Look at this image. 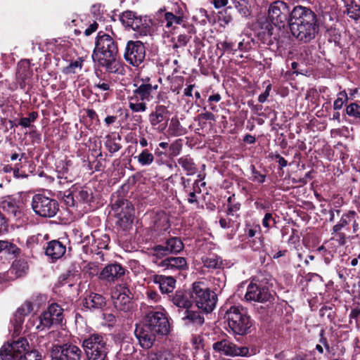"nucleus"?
<instances>
[{"label":"nucleus","mask_w":360,"mask_h":360,"mask_svg":"<svg viewBox=\"0 0 360 360\" xmlns=\"http://www.w3.org/2000/svg\"><path fill=\"white\" fill-rule=\"evenodd\" d=\"M153 281L159 285L162 293L171 292L175 288L176 280L172 276L155 275Z\"/></svg>","instance_id":"a878e982"},{"label":"nucleus","mask_w":360,"mask_h":360,"mask_svg":"<svg viewBox=\"0 0 360 360\" xmlns=\"http://www.w3.org/2000/svg\"><path fill=\"white\" fill-rule=\"evenodd\" d=\"M233 48V44L227 41H221L217 44V49L221 51V55H224L226 51H231Z\"/></svg>","instance_id":"bf43d9fd"},{"label":"nucleus","mask_w":360,"mask_h":360,"mask_svg":"<svg viewBox=\"0 0 360 360\" xmlns=\"http://www.w3.org/2000/svg\"><path fill=\"white\" fill-rule=\"evenodd\" d=\"M111 298L115 307L123 311H128L132 307V295L125 285H117L111 290Z\"/></svg>","instance_id":"1a4fd4ad"},{"label":"nucleus","mask_w":360,"mask_h":360,"mask_svg":"<svg viewBox=\"0 0 360 360\" xmlns=\"http://www.w3.org/2000/svg\"><path fill=\"white\" fill-rule=\"evenodd\" d=\"M348 100L347 94L345 91H340L337 95V98L334 101L333 108L335 110H340L344 103H345Z\"/></svg>","instance_id":"de8ad7c7"},{"label":"nucleus","mask_w":360,"mask_h":360,"mask_svg":"<svg viewBox=\"0 0 360 360\" xmlns=\"http://www.w3.org/2000/svg\"><path fill=\"white\" fill-rule=\"evenodd\" d=\"M94 241L92 243V247L97 248L98 250L107 249L110 243V238L107 234H103L100 236H97L96 233H94L92 235Z\"/></svg>","instance_id":"ea45409f"},{"label":"nucleus","mask_w":360,"mask_h":360,"mask_svg":"<svg viewBox=\"0 0 360 360\" xmlns=\"http://www.w3.org/2000/svg\"><path fill=\"white\" fill-rule=\"evenodd\" d=\"M1 243H4V246L2 247L3 253L8 254V255H15L18 251V247L6 240H1Z\"/></svg>","instance_id":"864d4df0"},{"label":"nucleus","mask_w":360,"mask_h":360,"mask_svg":"<svg viewBox=\"0 0 360 360\" xmlns=\"http://www.w3.org/2000/svg\"><path fill=\"white\" fill-rule=\"evenodd\" d=\"M152 251L153 256L156 257L157 258H161L170 254L169 252H167L166 246L161 245L155 246Z\"/></svg>","instance_id":"5fc2aeb1"},{"label":"nucleus","mask_w":360,"mask_h":360,"mask_svg":"<svg viewBox=\"0 0 360 360\" xmlns=\"http://www.w3.org/2000/svg\"><path fill=\"white\" fill-rule=\"evenodd\" d=\"M204 266L209 269H219L222 265L221 259L216 255H209L202 258Z\"/></svg>","instance_id":"f704fd0d"},{"label":"nucleus","mask_w":360,"mask_h":360,"mask_svg":"<svg viewBox=\"0 0 360 360\" xmlns=\"http://www.w3.org/2000/svg\"><path fill=\"white\" fill-rule=\"evenodd\" d=\"M184 18V11L182 8L178 6L177 9H175L174 13H165L162 24H165V26L168 29L174 27L175 25L181 24Z\"/></svg>","instance_id":"4be33fe9"},{"label":"nucleus","mask_w":360,"mask_h":360,"mask_svg":"<svg viewBox=\"0 0 360 360\" xmlns=\"http://www.w3.org/2000/svg\"><path fill=\"white\" fill-rule=\"evenodd\" d=\"M228 326L233 334L243 335L252 326V321L240 307L233 306L226 313Z\"/></svg>","instance_id":"423d86ee"},{"label":"nucleus","mask_w":360,"mask_h":360,"mask_svg":"<svg viewBox=\"0 0 360 360\" xmlns=\"http://www.w3.org/2000/svg\"><path fill=\"white\" fill-rule=\"evenodd\" d=\"M346 112L349 116L360 118V105L356 103H350L347 106Z\"/></svg>","instance_id":"3c124183"},{"label":"nucleus","mask_w":360,"mask_h":360,"mask_svg":"<svg viewBox=\"0 0 360 360\" xmlns=\"http://www.w3.org/2000/svg\"><path fill=\"white\" fill-rule=\"evenodd\" d=\"M290 10L288 4L283 1H276L270 4L268 9V16L273 25L276 27H283L287 20Z\"/></svg>","instance_id":"9d476101"},{"label":"nucleus","mask_w":360,"mask_h":360,"mask_svg":"<svg viewBox=\"0 0 360 360\" xmlns=\"http://www.w3.org/2000/svg\"><path fill=\"white\" fill-rule=\"evenodd\" d=\"M228 202V210H227V214L229 215H233L235 212L238 211L240 208V203L236 201V197L235 195L233 194L231 196L229 197L227 200Z\"/></svg>","instance_id":"49530a36"},{"label":"nucleus","mask_w":360,"mask_h":360,"mask_svg":"<svg viewBox=\"0 0 360 360\" xmlns=\"http://www.w3.org/2000/svg\"><path fill=\"white\" fill-rule=\"evenodd\" d=\"M272 295L265 286L251 282L247 288L245 299L249 302H266L271 301Z\"/></svg>","instance_id":"2eb2a0df"},{"label":"nucleus","mask_w":360,"mask_h":360,"mask_svg":"<svg viewBox=\"0 0 360 360\" xmlns=\"http://www.w3.org/2000/svg\"><path fill=\"white\" fill-rule=\"evenodd\" d=\"M168 131L170 135L178 136L184 134L186 129L181 126L177 117H173L170 121Z\"/></svg>","instance_id":"58836bf2"},{"label":"nucleus","mask_w":360,"mask_h":360,"mask_svg":"<svg viewBox=\"0 0 360 360\" xmlns=\"http://www.w3.org/2000/svg\"><path fill=\"white\" fill-rule=\"evenodd\" d=\"M146 294L148 300L152 302H156L160 299V295L158 294V292L151 289H148Z\"/></svg>","instance_id":"0e129e2a"},{"label":"nucleus","mask_w":360,"mask_h":360,"mask_svg":"<svg viewBox=\"0 0 360 360\" xmlns=\"http://www.w3.org/2000/svg\"><path fill=\"white\" fill-rule=\"evenodd\" d=\"M146 56V50L143 44L139 41H130L127 43L124 58L133 66L141 65Z\"/></svg>","instance_id":"ddd939ff"},{"label":"nucleus","mask_w":360,"mask_h":360,"mask_svg":"<svg viewBox=\"0 0 360 360\" xmlns=\"http://www.w3.org/2000/svg\"><path fill=\"white\" fill-rule=\"evenodd\" d=\"M190 37L187 34H179L177 37L176 46H185L189 41Z\"/></svg>","instance_id":"338daca9"},{"label":"nucleus","mask_w":360,"mask_h":360,"mask_svg":"<svg viewBox=\"0 0 360 360\" xmlns=\"http://www.w3.org/2000/svg\"><path fill=\"white\" fill-rule=\"evenodd\" d=\"M214 352L229 356H246L249 354V349L246 347H238L227 339L217 341L212 345Z\"/></svg>","instance_id":"9b49d317"},{"label":"nucleus","mask_w":360,"mask_h":360,"mask_svg":"<svg viewBox=\"0 0 360 360\" xmlns=\"http://www.w3.org/2000/svg\"><path fill=\"white\" fill-rule=\"evenodd\" d=\"M105 304V298L97 293L91 292L83 300V305L89 309H101Z\"/></svg>","instance_id":"cd10ccee"},{"label":"nucleus","mask_w":360,"mask_h":360,"mask_svg":"<svg viewBox=\"0 0 360 360\" xmlns=\"http://www.w3.org/2000/svg\"><path fill=\"white\" fill-rule=\"evenodd\" d=\"M117 52V46L112 37L99 32L92 54L93 60L99 65L105 67L110 72H120L122 65L116 58Z\"/></svg>","instance_id":"7ed1b4c3"},{"label":"nucleus","mask_w":360,"mask_h":360,"mask_svg":"<svg viewBox=\"0 0 360 360\" xmlns=\"http://www.w3.org/2000/svg\"><path fill=\"white\" fill-rule=\"evenodd\" d=\"M124 274V269L119 264L107 265L101 271L99 278L108 282L114 281Z\"/></svg>","instance_id":"aec40b11"},{"label":"nucleus","mask_w":360,"mask_h":360,"mask_svg":"<svg viewBox=\"0 0 360 360\" xmlns=\"http://www.w3.org/2000/svg\"><path fill=\"white\" fill-rule=\"evenodd\" d=\"M35 322L37 323L35 327L36 330L37 331H43L49 329L53 323L54 320L53 317L45 311L39 316L32 317V319H30L27 323V327L28 328L34 327Z\"/></svg>","instance_id":"412c9836"},{"label":"nucleus","mask_w":360,"mask_h":360,"mask_svg":"<svg viewBox=\"0 0 360 360\" xmlns=\"http://www.w3.org/2000/svg\"><path fill=\"white\" fill-rule=\"evenodd\" d=\"M70 161L64 162L60 161L58 163L56 166V169L59 174L58 177L62 178L64 177L65 179H68V176L66 175L68 172V165H69Z\"/></svg>","instance_id":"603ef678"},{"label":"nucleus","mask_w":360,"mask_h":360,"mask_svg":"<svg viewBox=\"0 0 360 360\" xmlns=\"http://www.w3.org/2000/svg\"><path fill=\"white\" fill-rule=\"evenodd\" d=\"M191 297L196 307L205 313L212 312L217 302L216 293L200 281L193 283Z\"/></svg>","instance_id":"39448f33"},{"label":"nucleus","mask_w":360,"mask_h":360,"mask_svg":"<svg viewBox=\"0 0 360 360\" xmlns=\"http://www.w3.org/2000/svg\"><path fill=\"white\" fill-rule=\"evenodd\" d=\"M177 162L186 172L187 175H193L196 173L198 170L197 166L189 155H184L179 158Z\"/></svg>","instance_id":"7c9ffc66"},{"label":"nucleus","mask_w":360,"mask_h":360,"mask_svg":"<svg viewBox=\"0 0 360 360\" xmlns=\"http://www.w3.org/2000/svg\"><path fill=\"white\" fill-rule=\"evenodd\" d=\"M34 309L33 304L30 301H25L17 310L12 321L14 326V333H18L20 331L21 326L24 321V316L30 314Z\"/></svg>","instance_id":"6ab92c4d"},{"label":"nucleus","mask_w":360,"mask_h":360,"mask_svg":"<svg viewBox=\"0 0 360 360\" xmlns=\"http://www.w3.org/2000/svg\"><path fill=\"white\" fill-rule=\"evenodd\" d=\"M91 198V193L84 188H75L64 198L65 204L69 207L78 206L89 202Z\"/></svg>","instance_id":"a211bd4d"},{"label":"nucleus","mask_w":360,"mask_h":360,"mask_svg":"<svg viewBox=\"0 0 360 360\" xmlns=\"http://www.w3.org/2000/svg\"><path fill=\"white\" fill-rule=\"evenodd\" d=\"M82 347L89 360H105L108 354L106 340L99 333H92L84 337Z\"/></svg>","instance_id":"0eeeda50"},{"label":"nucleus","mask_w":360,"mask_h":360,"mask_svg":"<svg viewBox=\"0 0 360 360\" xmlns=\"http://www.w3.org/2000/svg\"><path fill=\"white\" fill-rule=\"evenodd\" d=\"M347 13L350 18L355 20L360 18V8H356V7L348 9Z\"/></svg>","instance_id":"774afa93"},{"label":"nucleus","mask_w":360,"mask_h":360,"mask_svg":"<svg viewBox=\"0 0 360 360\" xmlns=\"http://www.w3.org/2000/svg\"><path fill=\"white\" fill-rule=\"evenodd\" d=\"M1 206L4 210L7 212L8 214L13 217L18 216L19 211L15 200L12 198H7L2 202Z\"/></svg>","instance_id":"37998d69"},{"label":"nucleus","mask_w":360,"mask_h":360,"mask_svg":"<svg viewBox=\"0 0 360 360\" xmlns=\"http://www.w3.org/2000/svg\"><path fill=\"white\" fill-rule=\"evenodd\" d=\"M81 354V349L71 344L54 345L51 352V360H79Z\"/></svg>","instance_id":"f8f14e48"},{"label":"nucleus","mask_w":360,"mask_h":360,"mask_svg":"<svg viewBox=\"0 0 360 360\" xmlns=\"http://www.w3.org/2000/svg\"><path fill=\"white\" fill-rule=\"evenodd\" d=\"M182 149L181 140H176L172 143L169 146V156L171 158L179 155Z\"/></svg>","instance_id":"09e8293b"},{"label":"nucleus","mask_w":360,"mask_h":360,"mask_svg":"<svg viewBox=\"0 0 360 360\" xmlns=\"http://www.w3.org/2000/svg\"><path fill=\"white\" fill-rule=\"evenodd\" d=\"M271 91V84L269 82H268V84L266 86L264 92L259 96L258 101L261 103H264L266 101L267 98L269 96Z\"/></svg>","instance_id":"e2e57ef3"},{"label":"nucleus","mask_w":360,"mask_h":360,"mask_svg":"<svg viewBox=\"0 0 360 360\" xmlns=\"http://www.w3.org/2000/svg\"><path fill=\"white\" fill-rule=\"evenodd\" d=\"M312 50L313 48L311 46H304L300 52V58L304 61L309 62L312 57Z\"/></svg>","instance_id":"13d9d810"},{"label":"nucleus","mask_w":360,"mask_h":360,"mask_svg":"<svg viewBox=\"0 0 360 360\" xmlns=\"http://www.w3.org/2000/svg\"><path fill=\"white\" fill-rule=\"evenodd\" d=\"M292 34L299 41L307 43L314 39L319 32L316 15L310 9L295 6L290 13Z\"/></svg>","instance_id":"f03ea898"},{"label":"nucleus","mask_w":360,"mask_h":360,"mask_svg":"<svg viewBox=\"0 0 360 360\" xmlns=\"http://www.w3.org/2000/svg\"><path fill=\"white\" fill-rule=\"evenodd\" d=\"M183 320L186 326H200L205 322V319L200 312L188 310L185 311Z\"/></svg>","instance_id":"c756f323"},{"label":"nucleus","mask_w":360,"mask_h":360,"mask_svg":"<svg viewBox=\"0 0 360 360\" xmlns=\"http://www.w3.org/2000/svg\"><path fill=\"white\" fill-rule=\"evenodd\" d=\"M32 75V71L30 69V64L28 60H22L18 65V71L16 73L17 80L22 88L25 87L26 82Z\"/></svg>","instance_id":"393cba45"},{"label":"nucleus","mask_w":360,"mask_h":360,"mask_svg":"<svg viewBox=\"0 0 360 360\" xmlns=\"http://www.w3.org/2000/svg\"><path fill=\"white\" fill-rule=\"evenodd\" d=\"M159 265L165 269L181 270L186 268L187 262L184 257H170L162 260Z\"/></svg>","instance_id":"bb28decb"},{"label":"nucleus","mask_w":360,"mask_h":360,"mask_svg":"<svg viewBox=\"0 0 360 360\" xmlns=\"http://www.w3.org/2000/svg\"><path fill=\"white\" fill-rule=\"evenodd\" d=\"M261 229L259 225H247L245 229V234L250 238H252Z\"/></svg>","instance_id":"052dcab7"},{"label":"nucleus","mask_w":360,"mask_h":360,"mask_svg":"<svg viewBox=\"0 0 360 360\" xmlns=\"http://www.w3.org/2000/svg\"><path fill=\"white\" fill-rule=\"evenodd\" d=\"M28 269V266L26 262L24 260H15L11 269H9V274L13 275L15 278H18L24 275Z\"/></svg>","instance_id":"2f4dec72"},{"label":"nucleus","mask_w":360,"mask_h":360,"mask_svg":"<svg viewBox=\"0 0 360 360\" xmlns=\"http://www.w3.org/2000/svg\"><path fill=\"white\" fill-rule=\"evenodd\" d=\"M231 7H226L223 11L218 13L217 19L219 25L224 27L228 25L232 21L231 15L228 13L229 10H231Z\"/></svg>","instance_id":"a18cd8bd"},{"label":"nucleus","mask_w":360,"mask_h":360,"mask_svg":"<svg viewBox=\"0 0 360 360\" xmlns=\"http://www.w3.org/2000/svg\"><path fill=\"white\" fill-rule=\"evenodd\" d=\"M7 359L8 360H41L40 356L35 351H30V352H26L24 354V356H20V357L13 359V357L7 356Z\"/></svg>","instance_id":"8fccbe9b"},{"label":"nucleus","mask_w":360,"mask_h":360,"mask_svg":"<svg viewBox=\"0 0 360 360\" xmlns=\"http://www.w3.org/2000/svg\"><path fill=\"white\" fill-rule=\"evenodd\" d=\"M65 246L58 240H51L47 244L45 253L52 260L62 257L65 253Z\"/></svg>","instance_id":"b1692460"},{"label":"nucleus","mask_w":360,"mask_h":360,"mask_svg":"<svg viewBox=\"0 0 360 360\" xmlns=\"http://www.w3.org/2000/svg\"><path fill=\"white\" fill-rule=\"evenodd\" d=\"M184 354H176L171 351L164 350L157 352H151L149 360H186Z\"/></svg>","instance_id":"c85d7f7f"},{"label":"nucleus","mask_w":360,"mask_h":360,"mask_svg":"<svg viewBox=\"0 0 360 360\" xmlns=\"http://www.w3.org/2000/svg\"><path fill=\"white\" fill-rule=\"evenodd\" d=\"M134 158L142 167L149 166L154 161V155L148 150L144 149L139 155L135 156Z\"/></svg>","instance_id":"4c0bfd02"},{"label":"nucleus","mask_w":360,"mask_h":360,"mask_svg":"<svg viewBox=\"0 0 360 360\" xmlns=\"http://www.w3.org/2000/svg\"><path fill=\"white\" fill-rule=\"evenodd\" d=\"M252 179L254 181L258 182V183H264L266 179V175L260 174L255 167V166L252 165Z\"/></svg>","instance_id":"680f3d73"},{"label":"nucleus","mask_w":360,"mask_h":360,"mask_svg":"<svg viewBox=\"0 0 360 360\" xmlns=\"http://www.w3.org/2000/svg\"><path fill=\"white\" fill-rule=\"evenodd\" d=\"M172 302L179 308L188 309L191 306V301L182 292H176L172 298Z\"/></svg>","instance_id":"e433bc0d"},{"label":"nucleus","mask_w":360,"mask_h":360,"mask_svg":"<svg viewBox=\"0 0 360 360\" xmlns=\"http://www.w3.org/2000/svg\"><path fill=\"white\" fill-rule=\"evenodd\" d=\"M167 252L170 254L180 252L184 249V243L181 240L177 237H172L166 241L165 245Z\"/></svg>","instance_id":"72a5a7b5"},{"label":"nucleus","mask_w":360,"mask_h":360,"mask_svg":"<svg viewBox=\"0 0 360 360\" xmlns=\"http://www.w3.org/2000/svg\"><path fill=\"white\" fill-rule=\"evenodd\" d=\"M82 68V61L75 60L71 62L67 67L63 70V72L65 74L75 73L77 69Z\"/></svg>","instance_id":"4d7b16f0"},{"label":"nucleus","mask_w":360,"mask_h":360,"mask_svg":"<svg viewBox=\"0 0 360 360\" xmlns=\"http://www.w3.org/2000/svg\"><path fill=\"white\" fill-rule=\"evenodd\" d=\"M29 344L26 339L20 338L14 341L11 344L4 345L0 349V356L2 360H8L7 356L13 357V359L24 356L28 351Z\"/></svg>","instance_id":"4468645a"},{"label":"nucleus","mask_w":360,"mask_h":360,"mask_svg":"<svg viewBox=\"0 0 360 360\" xmlns=\"http://www.w3.org/2000/svg\"><path fill=\"white\" fill-rule=\"evenodd\" d=\"M49 314L53 317V319L56 322H60L63 319V309L57 304H51L48 310L46 311Z\"/></svg>","instance_id":"c03bdc74"},{"label":"nucleus","mask_w":360,"mask_h":360,"mask_svg":"<svg viewBox=\"0 0 360 360\" xmlns=\"http://www.w3.org/2000/svg\"><path fill=\"white\" fill-rule=\"evenodd\" d=\"M150 79L146 77L128 97L129 108L134 112H143L147 110V102L153 98V92L158 89L157 84L150 82Z\"/></svg>","instance_id":"20e7f679"},{"label":"nucleus","mask_w":360,"mask_h":360,"mask_svg":"<svg viewBox=\"0 0 360 360\" xmlns=\"http://www.w3.org/2000/svg\"><path fill=\"white\" fill-rule=\"evenodd\" d=\"M183 86V79H175L171 86V91L173 92H176V94L179 93L180 89Z\"/></svg>","instance_id":"69168bd1"},{"label":"nucleus","mask_w":360,"mask_h":360,"mask_svg":"<svg viewBox=\"0 0 360 360\" xmlns=\"http://www.w3.org/2000/svg\"><path fill=\"white\" fill-rule=\"evenodd\" d=\"M231 1L242 16L248 17L250 15V6L248 0H231Z\"/></svg>","instance_id":"79ce46f5"},{"label":"nucleus","mask_w":360,"mask_h":360,"mask_svg":"<svg viewBox=\"0 0 360 360\" xmlns=\"http://www.w3.org/2000/svg\"><path fill=\"white\" fill-rule=\"evenodd\" d=\"M170 331V325L164 311H150L145 317L143 323L136 325L134 334L139 345L143 349L153 347L156 336L167 335Z\"/></svg>","instance_id":"f257e3e1"},{"label":"nucleus","mask_w":360,"mask_h":360,"mask_svg":"<svg viewBox=\"0 0 360 360\" xmlns=\"http://www.w3.org/2000/svg\"><path fill=\"white\" fill-rule=\"evenodd\" d=\"M355 217L356 212L354 211H349L342 214L339 222L333 227L332 233L333 234V233L340 231L344 227L354 221V218H355Z\"/></svg>","instance_id":"473e14b6"},{"label":"nucleus","mask_w":360,"mask_h":360,"mask_svg":"<svg viewBox=\"0 0 360 360\" xmlns=\"http://www.w3.org/2000/svg\"><path fill=\"white\" fill-rule=\"evenodd\" d=\"M112 84L108 79H98V82H96L94 84V89L95 90H98L100 91H103L105 94H103V100H105L110 92L112 91Z\"/></svg>","instance_id":"c9c22d12"},{"label":"nucleus","mask_w":360,"mask_h":360,"mask_svg":"<svg viewBox=\"0 0 360 360\" xmlns=\"http://www.w3.org/2000/svg\"><path fill=\"white\" fill-rule=\"evenodd\" d=\"M105 147L110 153H115L121 148L119 143L116 142V139H120V137L116 133H112L106 136Z\"/></svg>","instance_id":"a19ab883"},{"label":"nucleus","mask_w":360,"mask_h":360,"mask_svg":"<svg viewBox=\"0 0 360 360\" xmlns=\"http://www.w3.org/2000/svg\"><path fill=\"white\" fill-rule=\"evenodd\" d=\"M120 20L126 27L131 28L138 32L140 35L146 36L150 33V27L144 26L142 23V18L137 16L133 11L123 12L120 16Z\"/></svg>","instance_id":"dca6fc26"},{"label":"nucleus","mask_w":360,"mask_h":360,"mask_svg":"<svg viewBox=\"0 0 360 360\" xmlns=\"http://www.w3.org/2000/svg\"><path fill=\"white\" fill-rule=\"evenodd\" d=\"M169 115L167 107L158 105L149 115V122L154 129L158 131H163L167 126Z\"/></svg>","instance_id":"f3484780"},{"label":"nucleus","mask_w":360,"mask_h":360,"mask_svg":"<svg viewBox=\"0 0 360 360\" xmlns=\"http://www.w3.org/2000/svg\"><path fill=\"white\" fill-rule=\"evenodd\" d=\"M273 34V26L269 22H266L264 24V27H261V31L259 32V35H262L263 39L270 37Z\"/></svg>","instance_id":"6e6d98bb"},{"label":"nucleus","mask_w":360,"mask_h":360,"mask_svg":"<svg viewBox=\"0 0 360 360\" xmlns=\"http://www.w3.org/2000/svg\"><path fill=\"white\" fill-rule=\"evenodd\" d=\"M153 229L155 231H165L170 228L169 215L164 211L156 212L152 218Z\"/></svg>","instance_id":"5701e85b"},{"label":"nucleus","mask_w":360,"mask_h":360,"mask_svg":"<svg viewBox=\"0 0 360 360\" xmlns=\"http://www.w3.org/2000/svg\"><path fill=\"white\" fill-rule=\"evenodd\" d=\"M32 207L34 213L41 217L51 218L58 211V203L44 194H35L32 197Z\"/></svg>","instance_id":"6e6552de"}]
</instances>
